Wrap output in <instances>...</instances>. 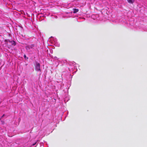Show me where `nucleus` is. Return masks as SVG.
<instances>
[{
  "mask_svg": "<svg viewBox=\"0 0 147 147\" xmlns=\"http://www.w3.org/2000/svg\"><path fill=\"white\" fill-rule=\"evenodd\" d=\"M36 70L38 71L40 70V64L39 63H37L36 67Z\"/></svg>",
  "mask_w": 147,
  "mask_h": 147,
  "instance_id": "obj_1",
  "label": "nucleus"
},
{
  "mask_svg": "<svg viewBox=\"0 0 147 147\" xmlns=\"http://www.w3.org/2000/svg\"><path fill=\"white\" fill-rule=\"evenodd\" d=\"M26 49H30V47H29V46H28L26 47Z\"/></svg>",
  "mask_w": 147,
  "mask_h": 147,
  "instance_id": "obj_7",
  "label": "nucleus"
},
{
  "mask_svg": "<svg viewBox=\"0 0 147 147\" xmlns=\"http://www.w3.org/2000/svg\"><path fill=\"white\" fill-rule=\"evenodd\" d=\"M128 3H132L134 2V0H127Z\"/></svg>",
  "mask_w": 147,
  "mask_h": 147,
  "instance_id": "obj_3",
  "label": "nucleus"
},
{
  "mask_svg": "<svg viewBox=\"0 0 147 147\" xmlns=\"http://www.w3.org/2000/svg\"><path fill=\"white\" fill-rule=\"evenodd\" d=\"M4 115H3L2 116V117H1V118H2L3 117H4Z\"/></svg>",
  "mask_w": 147,
  "mask_h": 147,
  "instance_id": "obj_8",
  "label": "nucleus"
},
{
  "mask_svg": "<svg viewBox=\"0 0 147 147\" xmlns=\"http://www.w3.org/2000/svg\"><path fill=\"white\" fill-rule=\"evenodd\" d=\"M34 45H31V46H29V47H30V48H32L33 47H34Z\"/></svg>",
  "mask_w": 147,
  "mask_h": 147,
  "instance_id": "obj_6",
  "label": "nucleus"
},
{
  "mask_svg": "<svg viewBox=\"0 0 147 147\" xmlns=\"http://www.w3.org/2000/svg\"><path fill=\"white\" fill-rule=\"evenodd\" d=\"M24 57L25 59H28V57H27L26 55H24Z\"/></svg>",
  "mask_w": 147,
  "mask_h": 147,
  "instance_id": "obj_4",
  "label": "nucleus"
},
{
  "mask_svg": "<svg viewBox=\"0 0 147 147\" xmlns=\"http://www.w3.org/2000/svg\"><path fill=\"white\" fill-rule=\"evenodd\" d=\"M73 13H76L78 12L79 11V10L78 9L74 8L73 9Z\"/></svg>",
  "mask_w": 147,
  "mask_h": 147,
  "instance_id": "obj_2",
  "label": "nucleus"
},
{
  "mask_svg": "<svg viewBox=\"0 0 147 147\" xmlns=\"http://www.w3.org/2000/svg\"><path fill=\"white\" fill-rule=\"evenodd\" d=\"M12 44V45H16L15 42L14 41H13Z\"/></svg>",
  "mask_w": 147,
  "mask_h": 147,
  "instance_id": "obj_5",
  "label": "nucleus"
}]
</instances>
